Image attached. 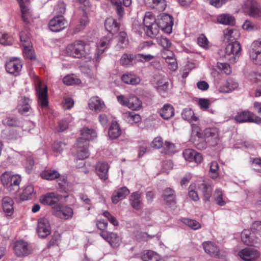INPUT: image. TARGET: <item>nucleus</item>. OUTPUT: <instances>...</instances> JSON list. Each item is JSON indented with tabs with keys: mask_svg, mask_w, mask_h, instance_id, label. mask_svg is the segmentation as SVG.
Segmentation results:
<instances>
[{
	"mask_svg": "<svg viewBox=\"0 0 261 261\" xmlns=\"http://www.w3.org/2000/svg\"><path fill=\"white\" fill-rule=\"evenodd\" d=\"M250 57L253 62L257 65H261V53L250 54Z\"/></svg>",
	"mask_w": 261,
	"mask_h": 261,
	"instance_id": "obj_64",
	"label": "nucleus"
},
{
	"mask_svg": "<svg viewBox=\"0 0 261 261\" xmlns=\"http://www.w3.org/2000/svg\"><path fill=\"white\" fill-rule=\"evenodd\" d=\"M125 115L128 121L131 123H137L141 120V117L139 115L134 114L132 112H126Z\"/></svg>",
	"mask_w": 261,
	"mask_h": 261,
	"instance_id": "obj_59",
	"label": "nucleus"
},
{
	"mask_svg": "<svg viewBox=\"0 0 261 261\" xmlns=\"http://www.w3.org/2000/svg\"><path fill=\"white\" fill-rule=\"evenodd\" d=\"M30 101L29 98H22L21 100L19 102V106L20 107L19 108L20 111L22 112H28L30 106L29 104V102Z\"/></svg>",
	"mask_w": 261,
	"mask_h": 261,
	"instance_id": "obj_54",
	"label": "nucleus"
},
{
	"mask_svg": "<svg viewBox=\"0 0 261 261\" xmlns=\"http://www.w3.org/2000/svg\"><path fill=\"white\" fill-rule=\"evenodd\" d=\"M238 87V83L231 79H228L226 83L219 88V91L222 93H228L236 89Z\"/></svg>",
	"mask_w": 261,
	"mask_h": 261,
	"instance_id": "obj_26",
	"label": "nucleus"
},
{
	"mask_svg": "<svg viewBox=\"0 0 261 261\" xmlns=\"http://www.w3.org/2000/svg\"><path fill=\"white\" fill-rule=\"evenodd\" d=\"M22 68V63L20 60L15 59L10 60L6 64V69L7 72L14 74L19 72Z\"/></svg>",
	"mask_w": 261,
	"mask_h": 261,
	"instance_id": "obj_22",
	"label": "nucleus"
},
{
	"mask_svg": "<svg viewBox=\"0 0 261 261\" xmlns=\"http://www.w3.org/2000/svg\"><path fill=\"white\" fill-rule=\"evenodd\" d=\"M203 134L205 139L212 146L216 145L221 138L219 129L216 127L205 128Z\"/></svg>",
	"mask_w": 261,
	"mask_h": 261,
	"instance_id": "obj_6",
	"label": "nucleus"
},
{
	"mask_svg": "<svg viewBox=\"0 0 261 261\" xmlns=\"http://www.w3.org/2000/svg\"><path fill=\"white\" fill-rule=\"evenodd\" d=\"M63 82L67 86L79 85L81 83V80L73 74H68L63 79Z\"/></svg>",
	"mask_w": 261,
	"mask_h": 261,
	"instance_id": "obj_38",
	"label": "nucleus"
},
{
	"mask_svg": "<svg viewBox=\"0 0 261 261\" xmlns=\"http://www.w3.org/2000/svg\"><path fill=\"white\" fill-rule=\"evenodd\" d=\"M121 134V129L118 124L116 122L112 123L109 129V136L112 139L118 138Z\"/></svg>",
	"mask_w": 261,
	"mask_h": 261,
	"instance_id": "obj_40",
	"label": "nucleus"
},
{
	"mask_svg": "<svg viewBox=\"0 0 261 261\" xmlns=\"http://www.w3.org/2000/svg\"><path fill=\"white\" fill-rule=\"evenodd\" d=\"M235 120L239 123L243 122H255L257 123H261V119L256 116L253 113L249 111H243L239 112L236 115Z\"/></svg>",
	"mask_w": 261,
	"mask_h": 261,
	"instance_id": "obj_9",
	"label": "nucleus"
},
{
	"mask_svg": "<svg viewBox=\"0 0 261 261\" xmlns=\"http://www.w3.org/2000/svg\"><path fill=\"white\" fill-rule=\"evenodd\" d=\"M13 42V38L7 34L0 35V43L4 45H10Z\"/></svg>",
	"mask_w": 261,
	"mask_h": 261,
	"instance_id": "obj_58",
	"label": "nucleus"
},
{
	"mask_svg": "<svg viewBox=\"0 0 261 261\" xmlns=\"http://www.w3.org/2000/svg\"><path fill=\"white\" fill-rule=\"evenodd\" d=\"M50 226L49 220L46 218H41L38 220L37 233L41 238L46 237L50 233Z\"/></svg>",
	"mask_w": 261,
	"mask_h": 261,
	"instance_id": "obj_11",
	"label": "nucleus"
},
{
	"mask_svg": "<svg viewBox=\"0 0 261 261\" xmlns=\"http://www.w3.org/2000/svg\"><path fill=\"white\" fill-rule=\"evenodd\" d=\"M34 83L39 106L42 108L47 107L48 103L47 86L38 77H36Z\"/></svg>",
	"mask_w": 261,
	"mask_h": 261,
	"instance_id": "obj_4",
	"label": "nucleus"
},
{
	"mask_svg": "<svg viewBox=\"0 0 261 261\" xmlns=\"http://www.w3.org/2000/svg\"><path fill=\"white\" fill-rule=\"evenodd\" d=\"M122 81L127 84L137 85L141 82L140 78L132 74H124L121 76Z\"/></svg>",
	"mask_w": 261,
	"mask_h": 261,
	"instance_id": "obj_32",
	"label": "nucleus"
},
{
	"mask_svg": "<svg viewBox=\"0 0 261 261\" xmlns=\"http://www.w3.org/2000/svg\"><path fill=\"white\" fill-rule=\"evenodd\" d=\"M128 43V40L127 37L126 33L124 32H120L118 35V45L121 48L126 47Z\"/></svg>",
	"mask_w": 261,
	"mask_h": 261,
	"instance_id": "obj_47",
	"label": "nucleus"
},
{
	"mask_svg": "<svg viewBox=\"0 0 261 261\" xmlns=\"http://www.w3.org/2000/svg\"><path fill=\"white\" fill-rule=\"evenodd\" d=\"M214 198L216 203L220 206H224L226 204V201L223 198V193L222 191L219 189L215 190Z\"/></svg>",
	"mask_w": 261,
	"mask_h": 261,
	"instance_id": "obj_45",
	"label": "nucleus"
},
{
	"mask_svg": "<svg viewBox=\"0 0 261 261\" xmlns=\"http://www.w3.org/2000/svg\"><path fill=\"white\" fill-rule=\"evenodd\" d=\"M201 188L203 193V200L205 202L210 201V198L212 196V188L209 185L202 184L201 185Z\"/></svg>",
	"mask_w": 261,
	"mask_h": 261,
	"instance_id": "obj_48",
	"label": "nucleus"
},
{
	"mask_svg": "<svg viewBox=\"0 0 261 261\" xmlns=\"http://www.w3.org/2000/svg\"><path fill=\"white\" fill-rule=\"evenodd\" d=\"M145 2L149 7L159 11H164L166 7L165 0H145Z\"/></svg>",
	"mask_w": 261,
	"mask_h": 261,
	"instance_id": "obj_27",
	"label": "nucleus"
},
{
	"mask_svg": "<svg viewBox=\"0 0 261 261\" xmlns=\"http://www.w3.org/2000/svg\"><path fill=\"white\" fill-rule=\"evenodd\" d=\"M219 169V165L217 162H212L211 164L210 169V176L213 178H215L218 177V170Z\"/></svg>",
	"mask_w": 261,
	"mask_h": 261,
	"instance_id": "obj_56",
	"label": "nucleus"
},
{
	"mask_svg": "<svg viewBox=\"0 0 261 261\" xmlns=\"http://www.w3.org/2000/svg\"><path fill=\"white\" fill-rule=\"evenodd\" d=\"M156 56L152 55H144L142 54H138L135 56V58L141 62H149L155 58Z\"/></svg>",
	"mask_w": 261,
	"mask_h": 261,
	"instance_id": "obj_52",
	"label": "nucleus"
},
{
	"mask_svg": "<svg viewBox=\"0 0 261 261\" xmlns=\"http://www.w3.org/2000/svg\"><path fill=\"white\" fill-rule=\"evenodd\" d=\"M225 39L229 41L237 40L240 36V32L237 30L227 29L224 32Z\"/></svg>",
	"mask_w": 261,
	"mask_h": 261,
	"instance_id": "obj_35",
	"label": "nucleus"
},
{
	"mask_svg": "<svg viewBox=\"0 0 261 261\" xmlns=\"http://www.w3.org/2000/svg\"><path fill=\"white\" fill-rule=\"evenodd\" d=\"M156 84L159 90L166 91L168 89L169 84L166 79L162 76H159L157 80Z\"/></svg>",
	"mask_w": 261,
	"mask_h": 261,
	"instance_id": "obj_49",
	"label": "nucleus"
},
{
	"mask_svg": "<svg viewBox=\"0 0 261 261\" xmlns=\"http://www.w3.org/2000/svg\"><path fill=\"white\" fill-rule=\"evenodd\" d=\"M73 214V210L68 206H62L54 211V215L63 220L71 219Z\"/></svg>",
	"mask_w": 261,
	"mask_h": 261,
	"instance_id": "obj_20",
	"label": "nucleus"
},
{
	"mask_svg": "<svg viewBox=\"0 0 261 261\" xmlns=\"http://www.w3.org/2000/svg\"><path fill=\"white\" fill-rule=\"evenodd\" d=\"M238 255L244 261H254L259 257L260 253L253 248L246 247L240 251Z\"/></svg>",
	"mask_w": 261,
	"mask_h": 261,
	"instance_id": "obj_10",
	"label": "nucleus"
},
{
	"mask_svg": "<svg viewBox=\"0 0 261 261\" xmlns=\"http://www.w3.org/2000/svg\"><path fill=\"white\" fill-rule=\"evenodd\" d=\"M251 233L249 230L245 229L241 234V239L244 243L247 245H251L253 241L250 238Z\"/></svg>",
	"mask_w": 261,
	"mask_h": 261,
	"instance_id": "obj_57",
	"label": "nucleus"
},
{
	"mask_svg": "<svg viewBox=\"0 0 261 261\" xmlns=\"http://www.w3.org/2000/svg\"><path fill=\"white\" fill-rule=\"evenodd\" d=\"M117 99L121 105L129 109L128 105L132 103V101L130 100V94L127 97L123 95H118Z\"/></svg>",
	"mask_w": 261,
	"mask_h": 261,
	"instance_id": "obj_53",
	"label": "nucleus"
},
{
	"mask_svg": "<svg viewBox=\"0 0 261 261\" xmlns=\"http://www.w3.org/2000/svg\"><path fill=\"white\" fill-rule=\"evenodd\" d=\"M261 53V40L254 41L251 45V50L250 51V54L260 53Z\"/></svg>",
	"mask_w": 261,
	"mask_h": 261,
	"instance_id": "obj_60",
	"label": "nucleus"
},
{
	"mask_svg": "<svg viewBox=\"0 0 261 261\" xmlns=\"http://www.w3.org/2000/svg\"><path fill=\"white\" fill-rule=\"evenodd\" d=\"M208 42L207 38L203 34H201L197 38V43L202 47L207 48Z\"/></svg>",
	"mask_w": 261,
	"mask_h": 261,
	"instance_id": "obj_61",
	"label": "nucleus"
},
{
	"mask_svg": "<svg viewBox=\"0 0 261 261\" xmlns=\"http://www.w3.org/2000/svg\"><path fill=\"white\" fill-rule=\"evenodd\" d=\"M181 115L183 119L190 122L196 121L198 120V118L195 116L194 112L192 109L189 108L184 109L182 112Z\"/></svg>",
	"mask_w": 261,
	"mask_h": 261,
	"instance_id": "obj_41",
	"label": "nucleus"
},
{
	"mask_svg": "<svg viewBox=\"0 0 261 261\" xmlns=\"http://www.w3.org/2000/svg\"><path fill=\"white\" fill-rule=\"evenodd\" d=\"M241 51L240 43L237 41L233 42L226 46L224 57L227 60L233 62L236 57L240 55Z\"/></svg>",
	"mask_w": 261,
	"mask_h": 261,
	"instance_id": "obj_8",
	"label": "nucleus"
},
{
	"mask_svg": "<svg viewBox=\"0 0 261 261\" xmlns=\"http://www.w3.org/2000/svg\"><path fill=\"white\" fill-rule=\"evenodd\" d=\"M111 3L116 7L117 13L119 18L121 19L124 14V10L122 7L121 1L120 0H111Z\"/></svg>",
	"mask_w": 261,
	"mask_h": 261,
	"instance_id": "obj_55",
	"label": "nucleus"
},
{
	"mask_svg": "<svg viewBox=\"0 0 261 261\" xmlns=\"http://www.w3.org/2000/svg\"><path fill=\"white\" fill-rule=\"evenodd\" d=\"M160 29L156 21L149 27L144 28L146 35L150 37L156 36L159 33Z\"/></svg>",
	"mask_w": 261,
	"mask_h": 261,
	"instance_id": "obj_37",
	"label": "nucleus"
},
{
	"mask_svg": "<svg viewBox=\"0 0 261 261\" xmlns=\"http://www.w3.org/2000/svg\"><path fill=\"white\" fill-rule=\"evenodd\" d=\"M112 39L111 34H108L107 36L102 37L97 46V57L96 60L98 59V57L103 54L105 50L109 47Z\"/></svg>",
	"mask_w": 261,
	"mask_h": 261,
	"instance_id": "obj_15",
	"label": "nucleus"
},
{
	"mask_svg": "<svg viewBox=\"0 0 261 261\" xmlns=\"http://www.w3.org/2000/svg\"><path fill=\"white\" fill-rule=\"evenodd\" d=\"M135 59H136L135 56L132 54H124L122 56L120 63L122 66H130L133 65V61Z\"/></svg>",
	"mask_w": 261,
	"mask_h": 261,
	"instance_id": "obj_42",
	"label": "nucleus"
},
{
	"mask_svg": "<svg viewBox=\"0 0 261 261\" xmlns=\"http://www.w3.org/2000/svg\"><path fill=\"white\" fill-rule=\"evenodd\" d=\"M20 8L21 12V17L23 22L25 23H29L32 15L30 9L28 6L27 2H26V4L20 3Z\"/></svg>",
	"mask_w": 261,
	"mask_h": 261,
	"instance_id": "obj_31",
	"label": "nucleus"
},
{
	"mask_svg": "<svg viewBox=\"0 0 261 261\" xmlns=\"http://www.w3.org/2000/svg\"><path fill=\"white\" fill-rule=\"evenodd\" d=\"M89 107L90 109L98 112L103 111L106 108L104 102L98 96H93L89 99Z\"/></svg>",
	"mask_w": 261,
	"mask_h": 261,
	"instance_id": "obj_23",
	"label": "nucleus"
},
{
	"mask_svg": "<svg viewBox=\"0 0 261 261\" xmlns=\"http://www.w3.org/2000/svg\"><path fill=\"white\" fill-rule=\"evenodd\" d=\"M196 190V186L195 184H191L189 188V196L192 200L194 201H197L199 199V196Z\"/></svg>",
	"mask_w": 261,
	"mask_h": 261,
	"instance_id": "obj_50",
	"label": "nucleus"
},
{
	"mask_svg": "<svg viewBox=\"0 0 261 261\" xmlns=\"http://www.w3.org/2000/svg\"><path fill=\"white\" fill-rule=\"evenodd\" d=\"M181 221L193 230H197L201 228V225L195 220L188 218H182Z\"/></svg>",
	"mask_w": 261,
	"mask_h": 261,
	"instance_id": "obj_46",
	"label": "nucleus"
},
{
	"mask_svg": "<svg viewBox=\"0 0 261 261\" xmlns=\"http://www.w3.org/2000/svg\"><path fill=\"white\" fill-rule=\"evenodd\" d=\"M183 156L186 160L189 162L195 161L197 163H200L203 160L201 154L196 152L192 149L185 150L182 153Z\"/></svg>",
	"mask_w": 261,
	"mask_h": 261,
	"instance_id": "obj_18",
	"label": "nucleus"
},
{
	"mask_svg": "<svg viewBox=\"0 0 261 261\" xmlns=\"http://www.w3.org/2000/svg\"><path fill=\"white\" fill-rule=\"evenodd\" d=\"M244 12L251 17H258L261 16L259 6L252 0H246L243 6Z\"/></svg>",
	"mask_w": 261,
	"mask_h": 261,
	"instance_id": "obj_7",
	"label": "nucleus"
},
{
	"mask_svg": "<svg viewBox=\"0 0 261 261\" xmlns=\"http://www.w3.org/2000/svg\"><path fill=\"white\" fill-rule=\"evenodd\" d=\"M129 193L128 189L125 187H122L117 191H115L112 197V202L117 203L119 200H122L125 198Z\"/></svg>",
	"mask_w": 261,
	"mask_h": 261,
	"instance_id": "obj_24",
	"label": "nucleus"
},
{
	"mask_svg": "<svg viewBox=\"0 0 261 261\" xmlns=\"http://www.w3.org/2000/svg\"><path fill=\"white\" fill-rule=\"evenodd\" d=\"M162 152L165 154L173 153L175 152V147L174 144L166 141L163 145Z\"/></svg>",
	"mask_w": 261,
	"mask_h": 261,
	"instance_id": "obj_51",
	"label": "nucleus"
},
{
	"mask_svg": "<svg viewBox=\"0 0 261 261\" xmlns=\"http://www.w3.org/2000/svg\"><path fill=\"white\" fill-rule=\"evenodd\" d=\"M160 114L163 119L168 120L174 116V109L171 105L166 104L160 110Z\"/></svg>",
	"mask_w": 261,
	"mask_h": 261,
	"instance_id": "obj_28",
	"label": "nucleus"
},
{
	"mask_svg": "<svg viewBox=\"0 0 261 261\" xmlns=\"http://www.w3.org/2000/svg\"><path fill=\"white\" fill-rule=\"evenodd\" d=\"M155 16L151 12L145 13L143 19L144 28L149 27L156 21Z\"/></svg>",
	"mask_w": 261,
	"mask_h": 261,
	"instance_id": "obj_44",
	"label": "nucleus"
},
{
	"mask_svg": "<svg viewBox=\"0 0 261 261\" xmlns=\"http://www.w3.org/2000/svg\"><path fill=\"white\" fill-rule=\"evenodd\" d=\"M2 184L9 192H16L19 189L21 178L18 174L5 172L1 176Z\"/></svg>",
	"mask_w": 261,
	"mask_h": 261,
	"instance_id": "obj_2",
	"label": "nucleus"
},
{
	"mask_svg": "<svg viewBox=\"0 0 261 261\" xmlns=\"http://www.w3.org/2000/svg\"><path fill=\"white\" fill-rule=\"evenodd\" d=\"M89 45L82 40H78L69 44L66 48V51L70 56L80 58L85 56L88 52Z\"/></svg>",
	"mask_w": 261,
	"mask_h": 261,
	"instance_id": "obj_3",
	"label": "nucleus"
},
{
	"mask_svg": "<svg viewBox=\"0 0 261 261\" xmlns=\"http://www.w3.org/2000/svg\"><path fill=\"white\" fill-rule=\"evenodd\" d=\"M14 250L15 254L19 257L27 256L30 254L28 243L23 241L16 242Z\"/></svg>",
	"mask_w": 261,
	"mask_h": 261,
	"instance_id": "obj_16",
	"label": "nucleus"
},
{
	"mask_svg": "<svg viewBox=\"0 0 261 261\" xmlns=\"http://www.w3.org/2000/svg\"><path fill=\"white\" fill-rule=\"evenodd\" d=\"M217 21L224 25H233L235 24V18L229 14H222L217 17Z\"/></svg>",
	"mask_w": 261,
	"mask_h": 261,
	"instance_id": "obj_29",
	"label": "nucleus"
},
{
	"mask_svg": "<svg viewBox=\"0 0 261 261\" xmlns=\"http://www.w3.org/2000/svg\"><path fill=\"white\" fill-rule=\"evenodd\" d=\"M59 198L55 193H48L41 196L40 201L44 205H55L58 204Z\"/></svg>",
	"mask_w": 261,
	"mask_h": 261,
	"instance_id": "obj_21",
	"label": "nucleus"
},
{
	"mask_svg": "<svg viewBox=\"0 0 261 261\" xmlns=\"http://www.w3.org/2000/svg\"><path fill=\"white\" fill-rule=\"evenodd\" d=\"M202 247L204 251L211 256L215 258H219L221 256V253L218 247L211 241L204 242L202 243Z\"/></svg>",
	"mask_w": 261,
	"mask_h": 261,
	"instance_id": "obj_14",
	"label": "nucleus"
},
{
	"mask_svg": "<svg viewBox=\"0 0 261 261\" xmlns=\"http://www.w3.org/2000/svg\"><path fill=\"white\" fill-rule=\"evenodd\" d=\"M14 201L10 197L6 196L2 200L3 211L7 216H11L14 213Z\"/></svg>",
	"mask_w": 261,
	"mask_h": 261,
	"instance_id": "obj_17",
	"label": "nucleus"
},
{
	"mask_svg": "<svg viewBox=\"0 0 261 261\" xmlns=\"http://www.w3.org/2000/svg\"><path fill=\"white\" fill-rule=\"evenodd\" d=\"M100 236L113 248L118 247L121 242L120 237L116 233L101 231Z\"/></svg>",
	"mask_w": 261,
	"mask_h": 261,
	"instance_id": "obj_12",
	"label": "nucleus"
},
{
	"mask_svg": "<svg viewBox=\"0 0 261 261\" xmlns=\"http://www.w3.org/2000/svg\"><path fill=\"white\" fill-rule=\"evenodd\" d=\"M110 168L109 164L105 162H99L95 167V171L99 177L103 180L108 178V171Z\"/></svg>",
	"mask_w": 261,
	"mask_h": 261,
	"instance_id": "obj_19",
	"label": "nucleus"
},
{
	"mask_svg": "<svg viewBox=\"0 0 261 261\" xmlns=\"http://www.w3.org/2000/svg\"><path fill=\"white\" fill-rule=\"evenodd\" d=\"M81 137L76 144L77 156L79 160H84L89 155L88 147V142L97 136L96 132L92 128L84 127L81 130Z\"/></svg>",
	"mask_w": 261,
	"mask_h": 261,
	"instance_id": "obj_1",
	"label": "nucleus"
},
{
	"mask_svg": "<svg viewBox=\"0 0 261 261\" xmlns=\"http://www.w3.org/2000/svg\"><path fill=\"white\" fill-rule=\"evenodd\" d=\"M141 259L143 261H159L160 256L152 250H145L142 252Z\"/></svg>",
	"mask_w": 261,
	"mask_h": 261,
	"instance_id": "obj_30",
	"label": "nucleus"
},
{
	"mask_svg": "<svg viewBox=\"0 0 261 261\" xmlns=\"http://www.w3.org/2000/svg\"><path fill=\"white\" fill-rule=\"evenodd\" d=\"M140 198L141 196L138 192L133 193L130 196V204L135 210H139L142 207Z\"/></svg>",
	"mask_w": 261,
	"mask_h": 261,
	"instance_id": "obj_36",
	"label": "nucleus"
},
{
	"mask_svg": "<svg viewBox=\"0 0 261 261\" xmlns=\"http://www.w3.org/2000/svg\"><path fill=\"white\" fill-rule=\"evenodd\" d=\"M156 22L161 30L165 33L170 34L172 32L173 20L172 17L168 14H162L158 17Z\"/></svg>",
	"mask_w": 261,
	"mask_h": 261,
	"instance_id": "obj_5",
	"label": "nucleus"
},
{
	"mask_svg": "<svg viewBox=\"0 0 261 261\" xmlns=\"http://www.w3.org/2000/svg\"><path fill=\"white\" fill-rule=\"evenodd\" d=\"M67 21L62 16H57L51 19L49 22V28L53 32H59L63 30Z\"/></svg>",
	"mask_w": 261,
	"mask_h": 261,
	"instance_id": "obj_13",
	"label": "nucleus"
},
{
	"mask_svg": "<svg viewBox=\"0 0 261 261\" xmlns=\"http://www.w3.org/2000/svg\"><path fill=\"white\" fill-rule=\"evenodd\" d=\"M163 144L164 143L162 138L160 137H157L152 141L151 146L154 148L159 149L163 147Z\"/></svg>",
	"mask_w": 261,
	"mask_h": 261,
	"instance_id": "obj_62",
	"label": "nucleus"
},
{
	"mask_svg": "<svg viewBox=\"0 0 261 261\" xmlns=\"http://www.w3.org/2000/svg\"><path fill=\"white\" fill-rule=\"evenodd\" d=\"M35 192L33 186L32 185H28L23 189L21 195V198L23 200H26L32 198Z\"/></svg>",
	"mask_w": 261,
	"mask_h": 261,
	"instance_id": "obj_43",
	"label": "nucleus"
},
{
	"mask_svg": "<svg viewBox=\"0 0 261 261\" xmlns=\"http://www.w3.org/2000/svg\"><path fill=\"white\" fill-rule=\"evenodd\" d=\"M130 100L132 103L128 105L129 109L133 111H138L142 107V101L134 94H130Z\"/></svg>",
	"mask_w": 261,
	"mask_h": 261,
	"instance_id": "obj_39",
	"label": "nucleus"
},
{
	"mask_svg": "<svg viewBox=\"0 0 261 261\" xmlns=\"http://www.w3.org/2000/svg\"><path fill=\"white\" fill-rule=\"evenodd\" d=\"M105 28L108 32H109V34H113L117 32L119 29V25L116 20L112 17L108 18L105 23Z\"/></svg>",
	"mask_w": 261,
	"mask_h": 261,
	"instance_id": "obj_25",
	"label": "nucleus"
},
{
	"mask_svg": "<svg viewBox=\"0 0 261 261\" xmlns=\"http://www.w3.org/2000/svg\"><path fill=\"white\" fill-rule=\"evenodd\" d=\"M25 46L23 47V55L24 57L28 59H30L31 60H34L35 59L34 51L32 49V43L31 42L29 41L28 39L25 40Z\"/></svg>",
	"mask_w": 261,
	"mask_h": 261,
	"instance_id": "obj_33",
	"label": "nucleus"
},
{
	"mask_svg": "<svg viewBox=\"0 0 261 261\" xmlns=\"http://www.w3.org/2000/svg\"><path fill=\"white\" fill-rule=\"evenodd\" d=\"M158 42L159 44L165 48H169L171 45L170 40L167 38L163 37L158 38Z\"/></svg>",
	"mask_w": 261,
	"mask_h": 261,
	"instance_id": "obj_63",
	"label": "nucleus"
},
{
	"mask_svg": "<svg viewBox=\"0 0 261 261\" xmlns=\"http://www.w3.org/2000/svg\"><path fill=\"white\" fill-rule=\"evenodd\" d=\"M40 176L43 179L48 180H53L59 178L60 174L56 170H47L43 171L41 173Z\"/></svg>",
	"mask_w": 261,
	"mask_h": 261,
	"instance_id": "obj_34",
	"label": "nucleus"
}]
</instances>
